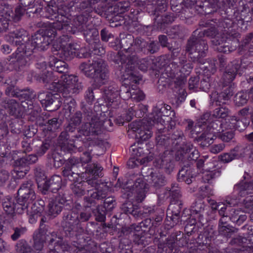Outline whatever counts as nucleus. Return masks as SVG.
<instances>
[{
  "label": "nucleus",
  "instance_id": "8fccbe9b",
  "mask_svg": "<svg viewBox=\"0 0 253 253\" xmlns=\"http://www.w3.org/2000/svg\"><path fill=\"white\" fill-rule=\"evenodd\" d=\"M184 137L183 132L181 130H175L170 138L171 144V148L174 149H178V146L181 145L182 139Z\"/></svg>",
  "mask_w": 253,
  "mask_h": 253
},
{
  "label": "nucleus",
  "instance_id": "a19ab883",
  "mask_svg": "<svg viewBox=\"0 0 253 253\" xmlns=\"http://www.w3.org/2000/svg\"><path fill=\"white\" fill-rule=\"evenodd\" d=\"M63 46V44H58L54 43L53 44L52 51H57L58 52L55 54H59L61 58L66 60L70 59L73 55V52L70 51V47Z\"/></svg>",
  "mask_w": 253,
  "mask_h": 253
},
{
  "label": "nucleus",
  "instance_id": "4468645a",
  "mask_svg": "<svg viewBox=\"0 0 253 253\" xmlns=\"http://www.w3.org/2000/svg\"><path fill=\"white\" fill-rule=\"evenodd\" d=\"M132 85L130 89V85L127 83H124L121 87V92L122 98L124 100H127L129 98L133 99L136 101L143 100L145 98L144 93L138 89H135L136 85L133 88Z\"/></svg>",
  "mask_w": 253,
  "mask_h": 253
},
{
  "label": "nucleus",
  "instance_id": "6e6d98bb",
  "mask_svg": "<svg viewBox=\"0 0 253 253\" xmlns=\"http://www.w3.org/2000/svg\"><path fill=\"white\" fill-rule=\"evenodd\" d=\"M129 6L130 4L128 1H120L111 8L113 9L111 12H113L116 15L122 14L128 10Z\"/></svg>",
  "mask_w": 253,
  "mask_h": 253
},
{
  "label": "nucleus",
  "instance_id": "c9c22d12",
  "mask_svg": "<svg viewBox=\"0 0 253 253\" xmlns=\"http://www.w3.org/2000/svg\"><path fill=\"white\" fill-rule=\"evenodd\" d=\"M100 0H80L78 2L76 7L79 11H82L90 13L95 9V4Z\"/></svg>",
  "mask_w": 253,
  "mask_h": 253
},
{
  "label": "nucleus",
  "instance_id": "9d476101",
  "mask_svg": "<svg viewBox=\"0 0 253 253\" xmlns=\"http://www.w3.org/2000/svg\"><path fill=\"white\" fill-rule=\"evenodd\" d=\"M156 125L152 120L142 119L133 122L129 125V129L135 133L136 137L141 140L145 141L152 136L150 129Z\"/></svg>",
  "mask_w": 253,
  "mask_h": 253
},
{
  "label": "nucleus",
  "instance_id": "20e7f679",
  "mask_svg": "<svg viewBox=\"0 0 253 253\" xmlns=\"http://www.w3.org/2000/svg\"><path fill=\"white\" fill-rule=\"evenodd\" d=\"M80 72L87 78L92 79V85L94 88H99L108 80L109 71L106 62L98 58L90 62H83L79 67Z\"/></svg>",
  "mask_w": 253,
  "mask_h": 253
},
{
  "label": "nucleus",
  "instance_id": "2eb2a0df",
  "mask_svg": "<svg viewBox=\"0 0 253 253\" xmlns=\"http://www.w3.org/2000/svg\"><path fill=\"white\" fill-rule=\"evenodd\" d=\"M240 67L241 62L238 60H234L228 65L222 76L225 85L231 83L238 73L242 74L240 71Z\"/></svg>",
  "mask_w": 253,
  "mask_h": 253
},
{
  "label": "nucleus",
  "instance_id": "37998d69",
  "mask_svg": "<svg viewBox=\"0 0 253 253\" xmlns=\"http://www.w3.org/2000/svg\"><path fill=\"white\" fill-rule=\"evenodd\" d=\"M211 43L214 49L218 52L226 53L229 51L228 46L226 44L225 40L222 37L217 35L211 40Z\"/></svg>",
  "mask_w": 253,
  "mask_h": 253
},
{
  "label": "nucleus",
  "instance_id": "cd10ccee",
  "mask_svg": "<svg viewBox=\"0 0 253 253\" xmlns=\"http://www.w3.org/2000/svg\"><path fill=\"white\" fill-rule=\"evenodd\" d=\"M189 164L185 165L179 170L177 174V179L179 182H185L188 184L192 182V178L195 176L193 173V169Z\"/></svg>",
  "mask_w": 253,
  "mask_h": 253
},
{
  "label": "nucleus",
  "instance_id": "a18cd8bd",
  "mask_svg": "<svg viewBox=\"0 0 253 253\" xmlns=\"http://www.w3.org/2000/svg\"><path fill=\"white\" fill-rule=\"evenodd\" d=\"M103 168L96 163L88 165L85 167V173L94 177L103 176Z\"/></svg>",
  "mask_w": 253,
  "mask_h": 253
},
{
  "label": "nucleus",
  "instance_id": "39448f33",
  "mask_svg": "<svg viewBox=\"0 0 253 253\" xmlns=\"http://www.w3.org/2000/svg\"><path fill=\"white\" fill-rule=\"evenodd\" d=\"M89 124L88 121L83 124L78 129H77V126L69 122L68 125L65 127L64 130L71 137L72 140L82 141V143L85 147H88V145L86 143V141H90L92 138L90 137L91 133L97 132L99 131V125H96L95 129L90 128L94 127Z\"/></svg>",
  "mask_w": 253,
  "mask_h": 253
},
{
  "label": "nucleus",
  "instance_id": "c756f323",
  "mask_svg": "<svg viewBox=\"0 0 253 253\" xmlns=\"http://www.w3.org/2000/svg\"><path fill=\"white\" fill-rule=\"evenodd\" d=\"M140 228H143L142 230L144 231L148 230L150 235H154L156 232V229L151 218L144 219L139 223V225H132L131 229H133V231L131 230L130 233L134 235L135 232L139 231Z\"/></svg>",
  "mask_w": 253,
  "mask_h": 253
},
{
  "label": "nucleus",
  "instance_id": "680f3d73",
  "mask_svg": "<svg viewBox=\"0 0 253 253\" xmlns=\"http://www.w3.org/2000/svg\"><path fill=\"white\" fill-rule=\"evenodd\" d=\"M216 22L214 23L216 25L217 28L219 31H226V29H228L231 28L233 24V21L228 18H225L220 20H215Z\"/></svg>",
  "mask_w": 253,
  "mask_h": 253
},
{
  "label": "nucleus",
  "instance_id": "b1692460",
  "mask_svg": "<svg viewBox=\"0 0 253 253\" xmlns=\"http://www.w3.org/2000/svg\"><path fill=\"white\" fill-rule=\"evenodd\" d=\"M122 211L126 214H131L134 217H138L143 214H150L153 210L149 208L146 211L138 210L130 201H126L124 203L121 207Z\"/></svg>",
  "mask_w": 253,
  "mask_h": 253
},
{
  "label": "nucleus",
  "instance_id": "7c9ffc66",
  "mask_svg": "<svg viewBox=\"0 0 253 253\" xmlns=\"http://www.w3.org/2000/svg\"><path fill=\"white\" fill-rule=\"evenodd\" d=\"M245 148L237 146L229 153H225L220 156L221 161L224 163H229L234 159H238L244 156Z\"/></svg>",
  "mask_w": 253,
  "mask_h": 253
},
{
  "label": "nucleus",
  "instance_id": "69168bd1",
  "mask_svg": "<svg viewBox=\"0 0 253 253\" xmlns=\"http://www.w3.org/2000/svg\"><path fill=\"white\" fill-rule=\"evenodd\" d=\"M44 9L43 17L52 20H56L59 17V13L61 12L58 11L56 7L51 6H47Z\"/></svg>",
  "mask_w": 253,
  "mask_h": 253
},
{
  "label": "nucleus",
  "instance_id": "393cba45",
  "mask_svg": "<svg viewBox=\"0 0 253 253\" xmlns=\"http://www.w3.org/2000/svg\"><path fill=\"white\" fill-rule=\"evenodd\" d=\"M104 92L105 99L109 102L113 103L119 99L120 96L122 97L121 89L119 90L118 85L115 84L106 87Z\"/></svg>",
  "mask_w": 253,
  "mask_h": 253
},
{
  "label": "nucleus",
  "instance_id": "6ab92c4d",
  "mask_svg": "<svg viewBox=\"0 0 253 253\" xmlns=\"http://www.w3.org/2000/svg\"><path fill=\"white\" fill-rule=\"evenodd\" d=\"M149 173L144 175V176L147 177V180L151 186L155 189H159L165 185L167 182L166 177L161 173L150 169Z\"/></svg>",
  "mask_w": 253,
  "mask_h": 253
},
{
  "label": "nucleus",
  "instance_id": "338daca9",
  "mask_svg": "<svg viewBox=\"0 0 253 253\" xmlns=\"http://www.w3.org/2000/svg\"><path fill=\"white\" fill-rule=\"evenodd\" d=\"M26 8L22 6L18 5L16 6L14 10V13H11V19L15 22H19L21 20L22 16L26 14Z\"/></svg>",
  "mask_w": 253,
  "mask_h": 253
},
{
  "label": "nucleus",
  "instance_id": "49530a36",
  "mask_svg": "<svg viewBox=\"0 0 253 253\" xmlns=\"http://www.w3.org/2000/svg\"><path fill=\"white\" fill-rule=\"evenodd\" d=\"M84 35L85 40L88 44L94 43L95 42H98L99 40V32L95 28L83 29Z\"/></svg>",
  "mask_w": 253,
  "mask_h": 253
},
{
  "label": "nucleus",
  "instance_id": "ea45409f",
  "mask_svg": "<svg viewBox=\"0 0 253 253\" xmlns=\"http://www.w3.org/2000/svg\"><path fill=\"white\" fill-rule=\"evenodd\" d=\"M72 250L67 251L76 253H97L95 247H91L89 245H85L82 247L81 245L76 242H74L72 245H70Z\"/></svg>",
  "mask_w": 253,
  "mask_h": 253
},
{
  "label": "nucleus",
  "instance_id": "09e8293b",
  "mask_svg": "<svg viewBox=\"0 0 253 253\" xmlns=\"http://www.w3.org/2000/svg\"><path fill=\"white\" fill-rule=\"evenodd\" d=\"M70 185V188L74 194L77 197H80L84 195L85 193V182L82 181L79 182L76 180Z\"/></svg>",
  "mask_w": 253,
  "mask_h": 253
},
{
  "label": "nucleus",
  "instance_id": "5701e85b",
  "mask_svg": "<svg viewBox=\"0 0 253 253\" xmlns=\"http://www.w3.org/2000/svg\"><path fill=\"white\" fill-rule=\"evenodd\" d=\"M182 203L180 200H171L169 206L167 214H171L170 219L174 223L177 224L180 219V213L182 209Z\"/></svg>",
  "mask_w": 253,
  "mask_h": 253
},
{
  "label": "nucleus",
  "instance_id": "603ef678",
  "mask_svg": "<svg viewBox=\"0 0 253 253\" xmlns=\"http://www.w3.org/2000/svg\"><path fill=\"white\" fill-rule=\"evenodd\" d=\"M15 66L17 67L18 70H21L23 67L28 65L30 60L29 57H27V56L17 51L15 52Z\"/></svg>",
  "mask_w": 253,
  "mask_h": 253
},
{
  "label": "nucleus",
  "instance_id": "79ce46f5",
  "mask_svg": "<svg viewBox=\"0 0 253 253\" xmlns=\"http://www.w3.org/2000/svg\"><path fill=\"white\" fill-rule=\"evenodd\" d=\"M21 105L23 112L25 111L33 115H36L41 110L40 106L37 103H34L32 100L22 101Z\"/></svg>",
  "mask_w": 253,
  "mask_h": 253
},
{
  "label": "nucleus",
  "instance_id": "c03bdc74",
  "mask_svg": "<svg viewBox=\"0 0 253 253\" xmlns=\"http://www.w3.org/2000/svg\"><path fill=\"white\" fill-rule=\"evenodd\" d=\"M17 45H18V46L16 51L21 53V54L27 56V57L30 56L34 52V50L36 49L30 40L27 41L25 43H20L19 42Z\"/></svg>",
  "mask_w": 253,
  "mask_h": 253
},
{
  "label": "nucleus",
  "instance_id": "a878e982",
  "mask_svg": "<svg viewBox=\"0 0 253 253\" xmlns=\"http://www.w3.org/2000/svg\"><path fill=\"white\" fill-rule=\"evenodd\" d=\"M156 127L158 129L156 136L157 145L165 148L171 147L169 136L163 134L166 131L164 125H156Z\"/></svg>",
  "mask_w": 253,
  "mask_h": 253
},
{
  "label": "nucleus",
  "instance_id": "58836bf2",
  "mask_svg": "<svg viewBox=\"0 0 253 253\" xmlns=\"http://www.w3.org/2000/svg\"><path fill=\"white\" fill-rule=\"evenodd\" d=\"M72 250L67 251L76 253H97L95 247H91L89 245H85L82 247L81 245L76 242H74L72 245H70Z\"/></svg>",
  "mask_w": 253,
  "mask_h": 253
},
{
  "label": "nucleus",
  "instance_id": "412c9836",
  "mask_svg": "<svg viewBox=\"0 0 253 253\" xmlns=\"http://www.w3.org/2000/svg\"><path fill=\"white\" fill-rule=\"evenodd\" d=\"M217 126L218 123L217 122H212L209 126L212 127V130L209 132H207L205 131L204 132L200 134V136L197 138V141L199 142H201L200 144L203 146L210 145L212 143L214 137H217V136H215L214 134L216 132L215 130L217 131Z\"/></svg>",
  "mask_w": 253,
  "mask_h": 253
},
{
  "label": "nucleus",
  "instance_id": "de8ad7c7",
  "mask_svg": "<svg viewBox=\"0 0 253 253\" xmlns=\"http://www.w3.org/2000/svg\"><path fill=\"white\" fill-rule=\"evenodd\" d=\"M4 83L8 85L5 89V94L9 96L17 97L19 89L15 86L16 81L9 78Z\"/></svg>",
  "mask_w": 253,
  "mask_h": 253
},
{
  "label": "nucleus",
  "instance_id": "f257e3e1",
  "mask_svg": "<svg viewBox=\"0 0 253 253\" xmlns=\"http://www.w3.org/2000/svg\"><path fill=\"white\" fill-rule=\"evenodd\" d=\"M112 57V60L114 63L119 65H119V67H121L120 70H124L122 71V73H124L123 76L126 82L129 81V84H138L142 80V77L137 75L135 72L136 66L139 69L144 72L146 71L149 68H154L151 66L153 63V60L149 57L138 60L135 55H130L127 53L124 54L122 52L114 53Z\"/></svg>",
  "mask_w": 253,
  "mask_h": 253
},
{
  "label": "nucleus",
  "instance_id": "0e129e2a",
  "mask_svg": "<svg viewBox=\"0 0 253 253\" xmlns=\"http://www.w3.org/2000/svg\"><path fill=\"white\" fill-rule=\"evenodd\" d=\"M16 250L21 253H35L32 247L23 240H20L17 243Z\"/></svg>",
  "mask_w": 253,
  "mask_h": 253
},
{
  "label": "nucleus",
  "instance_id": "052dcab7",
  "mask_svg": "<svg viewBox=\"0 0 253 253\" xmlns=\"http://www.w3.org/2000/svg\"><path fill=\"white\" fill-rule=\"evenodd\" d=\"M10 227L14 232L11 235V239L14 241L18 240L27 231L25 227L21 225L15 226L13 223L10 224Z\"/></svg>",
  "mask_w": 253,
  "mask_h": 253
},
{
  "label": "nucleus",
  "instance_id": "ddd939ff",
  "mask_svg": "<svg viewBox=\"0 0 253 253\" xmlns=\"http://www.w3.org/2000/svg\"><path fill=\"white\" fill-rule=\"evenodd\" d=\"M133 183L132 185L133 192L135 194V199L138 203L143 201L146 197V183L142 176L137 174H132L128 183Z\"/></svg>",
  "mask_w": 253,
  "mask_h": 253
},
{
  "label": "nucleus",
  "instance_id": "aec40b11",
  "mask_svg": "<svg viewBox=\"0 0 253 253\" xmlns=\"http://www.w3.org/2000/svg\"><path fill=\"white\" fill-rule=\"evenodd\" d=\"M30 41L36 48L44 50L47 49L52 40L45 37L41 31L39 30L32 37Z\"/></svg>",
  "mask_w": 253,
  "mask_h": 253
},
{
  "label": "nucleus",
  "instance_id": "e2e57ef3",
  "mask_svg": "<svg viewBox=\"0 0 253 253\" xmlns=\"http://www.w3.org/2000/svg\"><path fill=\"white\" fill-rule=\"evenodd\" d=\"M230 112L229 109L226 106L221 105L214 110L212 116L215 118L224 119L229 115Z\"/></svg>",
  "mask_w": 253,
  "mask_h": 253
},
{
  "label": "nucleus",
  "instance_id": "4d7b16f0",
  "mask_svg": "<svg viewBox=\"0 0 253 253\" xmlns=\"http://www.w3.org/2000/svg\"><path fill=\"white\" fill-rule=\"evenodd\" d=\"M15 199L10 198H5L2 203V208L5 212L8 214L14 213V204Z\"/></svg>",
  "mask_w": 253,
  "mask_h": 253
},
{
  "label": "nucleus",
  "instance_id": "7ed1b4c3",
  "mask_svg": "<svg viewBox=\"0 0 253 253\" xmlns=\"http://www.w3.org/2000/svg\"><path fill=\"white\" fill-rule=\"evenodd\" d=\"M211 25V26L210 28L199 32L198 34L197 30H195L187 41L185 51L194 62L202 63V58L206 56L208 50L207 42L202 37L206 36L212 40L219 35V30L215 23Z\"/></svg>",
  "mask_w": 253,
  "mask_h": 253
},
{
  "label": "nucleus",
  "instance_id": "a211bd4d",
  "mask_svg": "<svg viewBox=\"0 0 253 253\" xmlns=\"http://www.w3.org/2000/svg\"><path fill=\"white\" fill-rule=\"evenodd\" d=\"M153 116L149 118V120H152L153 123H156V125H164L163 123L165 121L162 119V117L167 116L172 117H174L175 113L174 111H168L166 110V109L163 106V104L157 106L153 110L152 113Z\"/></svg>",
  "mask_w": 253,
  "mask_h": 253
},
{
  "label": "nucleus",
  "instance_id": "4be33fe9",
  "mask_svg": "<svg viewBox=\"0 0 253 253\" xmlns=\"http://www.w3.org/2000/svg\"><path fill=\"white\" fill-rule=\"evenodd\" d=\"M216 122L219 124L220 126V129H218L217 128V131H219V134L217 137L224 142L235 143L234 130L232 129H226V127L228 126L227 123H221L219 121H216Z\"/></svg>",
  "mask_w": 253,
  "mask_h": 253
},
{
  "label": "nucleus",
  "instance_id": "3c124183",
  "mask_svg": "<svg viewBox=\"0 0 253 253\" xmlns=\"http://www.w3.org/2000/svg\"><path fill=\"white\" fill-rule=\"evenodd\" d=\"M47 214L51 218L57 216L62 211V206L59 205L53 201H50L47 206Z\"/></svg>",
  "mask_w": 253,
  "mask_h": 253
},
{
  "label": "nucleus",
  "instance_id": "864d4df0",
  "mask_svg": "<svg viewBox=\"0 0 253 253\" xmlns=\"http://www.w3.org/2000/svg\"><path fill=\"white\" fill-rule=\"evenodd\" d=\"M174 21V18L170 14H165L160 15L158 14L155 18V22L161 28L165 26V24H169Z\"/></svg>",
  "mask_w": 253,
  "mask_h": 253
},
{
  "label": "nucleus",
  "instance_id": "473e14b6",
  "mask_svg": "<svg viewBox=\"0 0 253 253\" xmlns=\"http://www.w3.org/2000/svg\"><path fill=\"white\" fill-rule=\"evenodd\" d=\"M48 236V235L46 233L36 231L33 236L34 241L33 248L37 251H42Z\"/></svg>",
  "mask_w": 253,
  "mask_h": 253
},
{
  "label": "nucleus",
  "instance_id": "1a4fd4ad",
  "mask_svg": "<svg viewBox=\"0 0 253 253\" xmlns=\"http://www.w3.org/2000/svg\"><path fill=\"white\" fill-rule=\"evenodd\" d=\"M62 175L66 180L75 181L80 176L81 173L82 165L77 157H71L66 160L64 166L62 168Z\"/></svg>",
  "mask_w": 253,
  "mask_h": 253
},
{
  "label": "nucleus",
  "instance_id": "2f4dec72",
  "mask_svg": "<svg viewBox=\"0 0 253 253\" xmlns=\"http://www.w3.org/2000/svg\"><path fill=\"white\" fill-rule=\"evenodd\" d=\"M27 36L28 33L26 30L23 29H19L10 33L5 37V40L12 44L17 45L18 43L21 42V41L18 40L21 39L23 41Z\"/></svg>",
  "mask_w": 253,
  "mask_h": 253
},
{
  "label": "nucleus",
  "instance_id": "e433bc0d",
  "mask_svg": "<svg viewBox=\"0 0 253 253\" xmlns=\"http://www.w3.org/2000/svg\"><path fill=\"white\" fill-rule=\"evenodd\" d=\"M155 166L159 169L164 170L167 174H170L173 169V164L170 160L167 158H160L157 159L155 162Z\"/></svg>",
  "mask_w": 253,
  "mask_h": 253
},
{
  "label": "nucleus",
  "instance_id": "0eeeda50",
  "mask_svg": "<svg viewBox=\"0 0 253 253\" xmlns=\"http://www.w3.org/2000/svg\"><path fill=\"white\" fill-rule=\"evenodd\" d=\"M62 219L65 236L69 238L77 237L78 229H82L78 219V212L74 211L64 212Z\"/></svg>",
  "mask_w": 253,
  "mask_h": 253
},
{
  "label": "nucleus",
  "instance_id": "c85d7f7f",
  "mask_svg": "<svg viewBox=\"0 0 253 253\" xmlns=\"http://www.w3.org/2000/svg\"><path fill=\"white\" fill-rule=\"evenodd\" d=\"M62 184V178L59 175H54L47 181H45L42 185L43 190L48 191L50 190L52 192L57 191L60 189Z\"/></svg>",
  "mask_w": 253,
  "mask_h": 253
},
{
  "label": "nucleus",
  "instance_id": "bf43d9fd",
  "mask_svg": "<svg viewBox=\"0 0 253 253\" xmlns=\"http://www.w3.org/2000/svg\"><path fill=\"white\" fill-rule=\"evenodd\" d=\"M95 216V219L99 222H104L106 219V213L108 212L102 206L98 205L96 209H91Z\"/></svg>",
  "mask_w": 253,
  "mask_h": 253
},
{
  "label": "nucleus",
  "instance_id": "9b49d317",
  "mask_svg": "<svg viewBox=\"0 0 253 253\" xmlns=\"http://www.w3.org/2000/svg\"><path fill=\"white\" fill-rule=\"evenodd\" d=\"M35 184L32 180L24 182L18 190V197L19 201H24L29 204L36 198L35 189Z\"/></svg>",
  "mask_w": 253,
  "mask_h": 253
},
{
  "label": "nucleus",
  "instance_id": "f3484780",
  "mask_svg": "<svg viewBox=\"0 0 253 253\" xmlns=\"http://www.w3.org/2000/svg\"><path fill=\"white\" fill-rule=\"evenodd\" d=\"M130 148L134 155L137 157H142L141 159H137V161H140L141 164H145L152 160L153 154L149 152L147 145L138 146L137 147L134 145H132Z\"/></svg>",
  "mask_w": 253,
  "mask_h": 253
},
{
  "label": "nucleus",
  "instance_id": "423d86ee",
  "mask_svg": "<svg viewBox=\"0 0 253 253\" xmlns=\"http://www.w3.org/2000/svg\"><path fill=\"white\" fill-rule=\"evenodd\" d=\"M170 62V64L166 68V74L170 78H173L176 74L180 73V75H188L191 72L193 66L188 62L185 55H181L178 59H175Z\"/></svg>",
  "mask_w": 253,
  "mask_h": 253
},
{
  "label": "nucleus",
  "instance_id": "f03ea898",
  "mask_svg": "<svg viewBox=\"0 0 253 253\" xmlns=\"http://www.w3.org/2000/svg\"><path fill=\"white\" fill-rule=\"evenodd\" d=\"M39 82L48 84L51 82L49 88L64 95L77 93L82 88L81 85L78 83V77L73 75H60L47 70L39 71L35 76Z\"/></svg>",
  "mask_w": 253,
  "mask_h": 253
},
{
  "label": "nucleus",
  "instance_id": "774afa93",
  "mask_svg": "<svg viewBox=\"0 0 253 253\" xmlns=\"http://www.w3.org/2000/svg\"><path fill=\"white\" fill-rule=\"evenodd\" d=\"M166 190L169 192V196L171 197V200H180L181 196L179 188L176 184H172L170 187H167Z\"/></svg>",
  "mask_w": 253,
  "mask_h": 253
},
{
  "label": "nucleus",
  "instance_id": "f704fd0d",
  "mask_svg": "<svg viewBox=\"0 0 253 253\" xmlns=\"http://www.w3.org/2000/svg\"><path fill=\"white\" fill-rule=\"evenodd\" d=\"M234 190L241 197L247 196H253V182L243 183L237 184L234 187Z\"/></svg>",
  "mask_w": 253,
  "mask_h": 253
},
{
  "label": "nucleus",
  "instance_id": "bb28decb",
  "mask_svg": "<svg viewBox=\"0 0 253 253\" xmlns=\"http://www.w3.org/2000/svg\"><path fill=\"white\" fill-rule=\"evenodd\" d=\"M4 106L10 115L19 117L22 115L23 109L21 104H19L14 99L5 100Z\"/></svg>",
  "mask_w": 253,
  "mask_h": 253
},
{
  "label": "nucleus",
  "instance_id": "6e6552de",
  "mask_svg": "<svg viewBox=\"0 0 253 253\" xmlns=\"http://www.w3.org/2000/svg\"><path fill=\"white\" fill-rule=\"evenodd\" d=\"M84 120L88 121L89 124L93 123L91 126L94 127H91L93 129H95L96 125H98L99 126V131L97 132L91 133V135H98L102 132L103 129H106L108 131H111V127L113 125V123L110 119H103L104 117L101 116V114H98L95 112H93L90 108L85 109L84 110Z\"/></svg>",
  "mask_w": 253,
  "mask_h": 253
},
{
  "label": "nucleus",
  "instance_id": "dca6fc26",
  "mask_svg": "<svg viewBox=\"0 0 253 253\" xmlns=\"http://www.w3.org/2000/svg\"><path fill=\"white\" fill-rule=\"evenodd\" d=\"M38 98L43 106L47 108L52 106V110H56L60 105V99L48 91H41L38 93Z\"/></svg>",
  "mask_w": 253,
  "mask_h": 253
},
{
  "label": "nucleus",
  "instance_id": "f8f14e48",
  "mask_svg": "<svg viewBox=\"0 0 253 253\" xmlns=\"http://www.w3.org/2000/svg\"><path fill=\"white\" fill-rule=\"evenodd\" d=\"M47 234L50 235L48 241L49 252L48 253H63L72 249L68 244L63 242L57 237L56 232L48 231Z\"/></svg>",
  "mask_w": 253,
  "mask_h": 253
},
{
  "label": "nucleus",
  "instance_id": "5fc2aeb1",
  "mask_svg": "<svg viewBox=\"0 0 253 253\" xmlns=\"http://www.w3.org/2000/svg\"><path fill=\"white\" fill-rule=\"evenodd\" d=\"M120 42L121 48H123L125 52H123V51L121 52L124 54H126V53L129 54L127 50L132 46V44L134 42L133 37L130 34H127L126 35L125 37H121Z\"/></svg>",
  "mask_w": 253,
  "mask_h": 253
},
{
  "label": "nucleus",
  "instance_id": "13d9d810",
  "mask_svg": "<svg viewBox=\"0 0 253 253\" xmlns=\"http://www.w3.org/2000/svg\"><path fill=\"white\" fill-rule=\"evenodd\" d=\"M73 93L68 95H64L62 93L63 97L65 98L64 100V109L68 110L70 113H73L76 106V103L74 99L72 98L71 96Z\"/></svg>",
  "mask_w": 253,
  "mask_h": 253
},
{
  "label": "nucleus",
  "instance_id": "4c0bfd02",
  "mask_svg": "<svg viewBox=\"0 0 253 253\" xmlns=\"http://www.w3.org/2000/svg\"><path fill=\"white\" fill-rule=\"evenodd\" d=\"M51 145V141L45 139L43 141L36 140L35 141V151L38 156H43L49 149Z\"/></svg>",
  "mask_w": 253,
  "mask_h": 253
},
{
  "label": "nucleus",
  "instance_id": "72a5a7b5",
  "mask_svg": "<svg viewBox=\"0 0 253 253\" xmlns=\"http://www.w3.org/2000/svg\"><path fill=\"white\" fill-rule=\"evenodd\" d=\"M248 218L246 212L240 210L230 209L229 213V218L238 225L242 224Z\"/></svg>",
  "mask_w": 253,
  "mask_h": 253
}]
</instances>
